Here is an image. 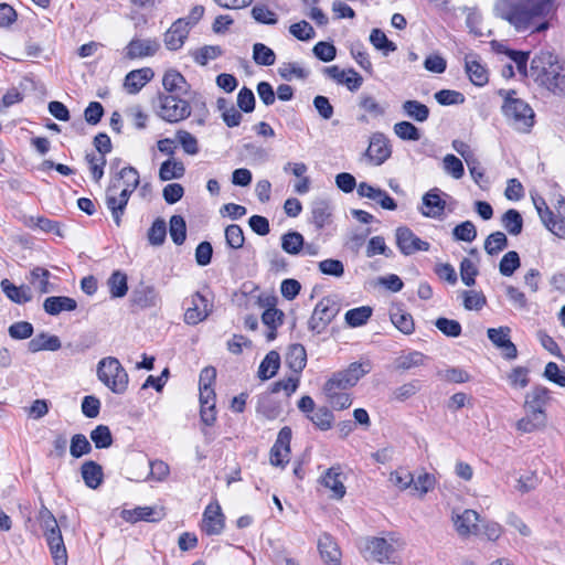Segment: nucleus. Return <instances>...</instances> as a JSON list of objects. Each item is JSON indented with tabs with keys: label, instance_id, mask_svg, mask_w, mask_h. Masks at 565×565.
<instances>
[{
	"label": "nucleus",
	"instance_id": "obj_59",
	"mask_svg": "<svg viewBox=\"0 0 565 565\" xmlns=\"http://www.w3.org/2000/svg\"><path fill=\"white\" fill-rule=\"evenodd\" d=\"M326 397L328 398L331 406L335 409H345L349 408L352 404V399L350 394L344 391H323Z\"/></svg>",
	"mask_w": 565,
	"mask_h": 565
},
{
	"label": "nucleus",
	"instance_id": "obj_11",
	"mask_svg": "<svg viewBox=\"0 0 565 565\" xmlns=\"http://www.w3.org/2000/svg\"><path fill=\"white\" fill-rule=\"evenodd\" d=\"M511 329L509 327L489 328L487 331L489 340L502 351L505 359L512 360L518 355L515 344L510 340Z\"/></svg>",
	"mask_w": 565,
	"mask_h": 565
},
{
	"label": "nucleus",
	"instance_id": "obj_17",
	"mask_svg": "<svg viewBox=\"0 0 565 565\" xmlns=\"http://www.w3.org/2000/svg\"><path fill=\"white\" fill-rule=\"evenodd\" d=\"M160 44L157 40L132 39L126 46V57L129 60L152 56L159 50Z\"/></svg>",
	"mask_w": 565,
	"mask_h": 565
},
{
	"label": "nucleus",
	"instance_id": "obj_24",
	"mask_svg": "<svg viewBox=\"0 0 565 565\" xmlns=\"http://www.w3.org/2000/svg\"><path fill=\"white\" fill-rule=\"evenodd\" d=\"M162 85L169 93L168 95H186L190 87L184 76L175 70H169L164 73Z\"/></svg>",
	"mask_w": 565,
	"mask_h": 565
},
{
	"label": "nucleus",
	"instance_id": "obj_3",
	"mask_svg": "<svg viewBox=\"0 0 565 565\" xmlns=\"http://www.w3.org/2000/svg\"><path fill=\"white\" fill-rule=\"evenodd\" d=\"M514 90L505 94L502 111L509 124L516 130L527 132L534 125V111L527 103L515 97Z\"/></svg>",
	"mask_w": 565,
	"mask_h": 565
},
{
	"label": "nucleus",
	"instance_id": "obj_58",
	"mask_svg": "<svg viewBox=\"0 0 565 565\" xmlns=\"http://www.w3.org/2000/svg\"><path fill=\"white\" fill-rule=\"evenodd\" d=\"M463 307L467 310H480L487 303L486 296L476 290L462 291Z\"/></svg>",
	"mask_w": 565,
	"mask_h": 565
},
{
	"label": "nucleus",
	"instance_id": "obj_53",
	"mask_svg": "<svg viewBox=\"0 0 565 565\" xmlns=\"http://www.w3.org/2000/svg\"><path fill=\"white\" fill-rule=\"evenodd\" d=\"M508 238L502 232L491 233L484 241V250L493 256L507 248Z\"/></svg>",
	"mask_w": 565,
	"mask_h": 565
},
{
	"label": "nucleus",
	"instance_id": "obj_62",
	"mask_svg": "<svg viewBox=\"0 0 565 565\" xmlns=\"http://www.w3.org/2000/svg\"><path fill=\"white\" fill-rule=\"evenodd\" d=\"M250 13L254 20L258 23L271 25L276 24L278 21L277 14L265 4L254 6Z\"/></svg>",
	"mask_w": 565,
	"mask_h": 565
},
{
	"label": "nucleus",
	"instance_id": "obj_52",
	"mask_svg": "<svg viewBox=\"0 0 565 565\" xmlns=\"http://www.w3.org/2000/svg\"><path fill=\"white\" fill-rule=\"evenodd\" d=\"M47 545L55 565H67V552L63 536L47 540Z\"/></svg>",
	"mask_w": 565,
	"mask_h": 565
},
{
	"label": "nucleus",
	"instance_id": "obj_57",
	"mask_svg": "<svg viewBox=\"0 0 565 565\" xmlns=\"http://www.w3.org/2000/svg\"><path fill=\"white\" fill-rule=\"evenodd\" d=\"M92 451V445L83 434H75L71 439L70 452L74 458H81Z\"/></svg>",
	"mask_w": 565,
	"mask_h": 565
},
{
	"label": "nucleus",
	"instance_id": "obj_29",
	"mask_svg": "<svg viewBox=\"0 0 565 565\" xmlns=\"http://www.w3.org/2000/svg\"><path fill=\"white\" fill-rule=\"evenodd\" d=\"M286 364L295 372L300 373L307 364V353L302 344H291L286 354Z\"/></svg>",
	"mask_w": 565,
	"mask_h": 565
},
{
	"label": "nucleus",
	"instance_id": "obj_60",
	"mask_svg": "<svg viewBox=\"0 0 565 565\" xmlns=\"http://www.w3.org/2000/svg\"><path fill=\"white\" fill-rule=\"evenodd\" d=\"M452 235L457 241L470 243L477 237V230L472 222L465 221L455 226Z\"/></svg>",
	"mask_w": 565,
	"mask_h": 565
},
{
	"label": "nucleus",
	"instance_id": "obj_18",
	"mask_svg": "<svg viewBox=\"0 0 565 565\" xmlns=\"http://www.w3.org/2000/svg\"><path fill=\"white\" fill-rule=\"evenodd\" d=\"M441 191L434 188L423 195V205L427 210H423L424 216L437 218L444 214L446 201L441 199Z\"/></svg>",
	"mask_w": 565,
	"mask_h": 565
},
{
	"label": "nucleus",
	"instance_id": "obj_4",
	"mask_svg": "<svg viewBox=\"0 0 565 565\" xmlns=\"http://www.w3.org/2000/svg\"><path fill=\"white\" fill-rule=\"evenodd\" d=\"M97 376L115 394H124L127 390L128 374L116 358L102 359L97 365Z\"/></svg>",
	"mask_w": 565,
	"mask_h": 565
},
{
	"label": "nucleus",
	"instance_id": "obj_38",
	"mask_svg": "<svg viewBox=\"0 0 565 565\" xmlns=\"http://www.w3.org/2000/svg\"><path fill=\"white\" fill-rule=\"evenodd\" d=\"M41 526L44 530V536L47 540L61 537V529L57 524L55 516L46 508L40 511Z\"/></svg>",
	"mask_w": 565,
	"mask_h": 565
},
{
	"label": "nucleus",
	"instance_id": "obj_34",
	"mask_svg": "<svg viewBox=\"0 0 565 565\" xmlns=\"http://www.w3.org/2000/svg\"><path fill=\"white\" fill-rule=\"evenodd\" d=\"M465 68L469 79L476 86H483L488 83V71L483 65L479 63V61L469 60V57L467 56Z\"/></svg>",
	"mask_w": 565,
	"mask_h": 565
},
{
	"label": "nucleus",
	"instance_id": "obj_39",
	"mask_svg": "<svg viewBox=\"0 0 565 565\" xmlns=\"http://www.w3.org/2000/svg\"><path fill=\"white\" fill-rule=\"evenodd\" d=\"M184 172L185 168L181 161L166 160L160 166L159 178L161 181L180 179L184 175Z\"/></svg>",
	"mask_w": 565,
	"mask_h": 565
},
{
	"label": "nucleus",
	"instance_id": "obj_45",
	"mask_svg": "<svg viewBox=\"0 0 565 565\" xmlns=\"http://www.w3.org/2000/svg\"><path fill=\"white\" fill-rule=\"evenodd\" d=\"M308 418L320 430H329L334 420L332 412L326 406L315 409L311 415H308Z\"/></svg>",
	"mask_w": 565,
	"mask_h": 565
},
{
	"label": "nucleus",
	"instance_id": "obj_8",
	"mask_svg": "<svg viewBox=\"0 0 565 565\" xmlns=\"http://www.w3.org/2000/svg\"><path fill=\"white\" fill-rule=\"evenodd\" d=\"M397 546L402 547L403 543L393 537H372L366 541L365 552L379 563H394Z\"/></svg>",
	"mask_w": 565,
	"mask_h": 565
},
{
	"label": "nucleus",
	"instance_id": "obj_23",
	"mask_svg": "<svg viewBox=\"0 0 565 565\" xmlns=\"http://www.w3.org/2000/svg\"><path fill=\"white\" fill-rule=\"evenodd\" d=\"M77 301L67 296H50L43 302L44 311L50 316H57L63 311H74Z\"/></svg>",
	"mask_w": 565,
	"mask_h": 565
},
{
	"label": "nucleus",
	"instance_id": "obj_28",
	"mask_svg": "<svg viewBox=\"0 0 565 565\" xmlns=\"http://www.w3.org/2000/svg\"><path fill=\"white\" fill-rule=\"evenodd\" d=\"M81 473L84 483L90 489H97L103 483V468L93 460L86 461L82 465Z\"/></svg>",
	"mask_w": 565,
	"mask_h": 565
},
{
	"label": "nucleus",
	"instance_id": "obj_1",
	"mask_svg": "<svg viewBox=\"0 0 565 565\" xmlns=\"http://www.w3.org/2000/svg\"><path fill=\"white\" fill-rule=\"evenodd\" d=\"M551 2L552 0H497L493 12L519 32L529 29L543 32L550 26L545 18L550 13Z\"/></svg>",
	"mask_w": 565,
	"mask_h": 565
},
{
	"label": "nucleus",
	"instance_id": "obj_48",
	"mask_svg": "<svg viewBox=\"0 0 565 565\" xmlns=\"http://www.w3.org/2000/svg\"><path fill=\"white\" fill-rule=\"evenodd\" d=\"M370 42L376 50L382 51L384 55L397 49L396 44L388 40L386 34L380 29H373L371 31Z\"/></svg>",
	"mask_w": 565,
	"mask_h": 565
},
{
	"label": "nucleus",
	"instance_id": "obj_40",
	"mask_svg": "<svg viewBox=\"0 0 565 565\" xmlns=\"http://www.w3.org/2000/svg\"><path fill=\"white\" fill-rule=\"evenodd\" d=\"M373 309L370 306H362L350 309L345 312V323L352 328L361 327L371 318Z\"/></svg>",
	"mask_w": 565,
	"mask_h": 565
},
{
	"label": "nucleus",
	"instance_id": "obj_33",
	"mask_svg": "<svg viewBox=\"0 0 565 565\" xmlns=\"http://www.w3.org/2000/svg\"><path fill=\"white\" fill-rule=\"evenodd\" d=\"M280 366V355L277 351H269L258 367V376L262 380H269L275 376Z\"/></svg>",
	"mask_w": 565,
	"mask_h": 565
},
{
	"label": "nucleus",
	"instance_id": "obj_44",
	"mask_svg": "<svg viewBox=\"0 0 565 565\" xmlns=\"http://www.w3.org/2000/svg\"><path fill=\"white\" fill-rule=\"evenodd\" d=\"M134 302L142 308L154 307L158 294L152 286H141L134 291Z\"/></svg>",
	"mask_w": 565,
	"mask_h": 565
},
{
	"label": "nucleus",
	"instance_id": "obj_9",
	"mask_svg": "<svg viewBox=\"0 0 565 565\" xmlns=\"http://www.w3.org/2000/svg\"><path fill=\"white\" fill-rule=\"evenodd\" d=\"M396 245L401 253L408 256L418 250H428L429 243L420 239L414 232L406 227L401 226L396 230Z\"/></svg>",
	"mask_w": 565,
	"mask_h": 565
},
{
	"label": "nucleus",
	"instance_id": "obj_30",
	"mask_svg": "<svg viewBox=\"0 0 565 565\" xmlns=\"http://www.w3.org/2000/svg\"><path fill=\"white\" fill-rule=\"evenodd\" d=\"M118 186L115 182L108 186L106 190L105 203L108 210L111 212L115 224L119 227L121 225V217L125 214L126 206L124 203H120L118 195L115 192Z\"/></svg>",
	"mask_w": 565,
	"mask_h": 565
},
{
	"label": "nucleus",
	"instance_id": "obj_49",
	"mask_svg": "<svg viewBox=\"0 0 565 565\" xmlns=\"http://www.w3.org/2000/svg\"><path fill=\"white\" fill-rule=\"evenodd\" d=\"M391 321L404 334H411L414 331L413 317L402 309L391 312Z\"/></svg>",
	"mask_w": 565,
	"mask_h": 565
},
{
	"label": "nucleus",
	"instance_id": "obj_46",
	"mask_svg": "<svg viewBox=\"0 0 565 565\" xmlns=\"http://www.w3.org/2000/svg\"><path fill=\"white\" fill-rule=\"evenodd\" d=\"M394 134L405 141H418L422 137L420 130L411 121H399L393 127Z\"/></svg>",
	"mask_w": 565,
	"mask_h": 565
},
{
	"label": "nucleus",
	"instance_id": "obj_25",
	"mask_svg": "<svg viewBox=\"0 0 565 565\" xmlns=\"http://www.w3.org/2000/svg\"><path fill=\"white\" fill-rule=\"evenodd\" d=\"M0 286L3 294L15 303H26L33 298L31 288L28 285H21L18 287L6 278L1 280Z\"/></svg>",
	"mask_w": 565,
	"mask_h": 565
},
{
	"label": "nucleus",
	"instance_id": "obj_32",
	"mask_svg": "<svg viewBox=\"0 0 565 565\" xmlns=\"http://www.w3.org/2000/svg\"><path fill=\"white\" fill-rule=\"evenodd\" d=\"M402 109H403V113L408 118H411L417 122L426 121L430 114L429 108L425 104H423L418 100H414V99L405 100L402 104Z\"/></svg>",
	"mask_w": 565,
	"mask_h": 565
},
{
	"label": "nucleus",
	"instance_id": "obj_42",
	"mask_svg": "<svg viewBox=\"0 0 565 565\" xmlns=\"http://www.w3.org/2000/svg\"><path fill=\"white\" fill-rule=\"evenodd\" d=\"M107 285L113 298H121L128 291L127 275L120 270H116L108 278Z\"/></svg>",
	"mask_w": 565,
	"mask_h": 565
},
{
	"label": "nucleus",
	"instance_id": "obj_6",
	"mask_svg": "<svg viewBox=\"0 0 565 565\" xmlns=\"http://www.w3.org/2000/svg\"><path fill=\"white\" fill-rule=\"evenodd\" d=\"M371 371L370 362L351 363L345 370L338 371L326 382L323 391H345L353 387L361 377Z\"/></svg>",
	"mask_w": 565,
	"mask_h": 565
},
{
	"label": "nucleus",
	"instance_id": "obj_10",
	"mask_svg": "<svg viewBox=\"0 0 565 565\" xmlns=\"http://www.w3.org/2000/svg\"><path fill=\"white\" fill-rule=\"evenodd\" d=\"M291 435V428L288 426L279 430L277 439L270 449V463L273 466L284 467L289 461Z\"/></svg>",
	"mask_w": 565,
	"mask_h": 565
},
{
	"label": "nucleus",
	"instance_id": "obj_63",
	"mask_svg": "<svg viewBox=\"0 0 565 565\" xmlns=\"http://www.w3.org/2000/svg\"><path fill=\"white\" fill-rule=\"evenodd\" d=\"M390 482L399 490H406L412 487L414 482V476L406 469H397L390 475Z\"/></svg>",
	"mask_w": 565,
	"mask_h": 565
},
{
	"label": "nucleus",
	"instance_id": "obj_19",
	"mask_svg": "<svg viewBox=\"0 0 565 565\" xmlns=\"http://www.w3.org/2000/svg\"><path fill=\"white\" fill-rule=\"evenodd\" d=\"M318 550L320 553L321 558L326 564L329 565H339L341 559V552L337 544V542L333 540V537L324 533L322 534L318 540Z\"/></svg>",
	"mask_w": 565,
	"mask_h": 565
},
{
	"label": "nucleus",
	"instance_id": "obj_64",
	"mask_svg": "<svg viewBox=\"0 0 565 565\" xmlns=\"http://www.w3.org/2000/svg\"><path fill=\"white\" fill-rule=\"evenodd\" d=\"M444 170L455 179H460L465 174V168L459 158L455 154H446L443 160Z\"/></svg>",
	"mask_w": 565,
	"mask_h": 565
},
{
	"label": "nucleus",
	"instance_id": "obj_13",
	"mask_svg": "<svg viewBox=\"0 0 565 565\" xmlns=\"http://www.w3.org/2000/svg\"><path fill=\"white\" fill-rule=\"evenodd\" d=\"M225 526V518L218 503L209 504L203 513L202 531L207 535H218Z\"/></svg>",
	"mask_w": 565,
	"mask_h": 565
},
{
	"label": "nucleus",
	"instance_id": "obj_61",
	"mask_svg": "<svg viewBox=\"0 0 565 565\" xmlns=\"http://www.w3.org/2000/svg\"><path fill=\"white\" fill-rule=\"evenodd\" d=\"M223 54L218 45H204L194 53V61L205 66L210 60H215Z\"/></svg>",
	"mask_w": 565,
	"mask_h": 565
},
{
	"label": "nucleus",
	"instance_id": "obj_54",
	"mask_svg": "<svg viewBox=\"0 0 565 565\" xmlns=\"http://www.w3.org/2000/svg\"><path fill=\"white\" fill-rule=\"evenodd\" d=\"M90 439L98 449L108 448L113 445V435L108 426L98 425L90 431Z\"/></svg>",
	"mask_w": 565,
	"mask_h": 565
},
{
	"label": "nucleus",
	"instance_id": "obj_27",
	"mask_svg": "<svg viewBox=\"0 0 565 565\" xmlns=\"http://www.w3.org/2000/svg\"><path fill=\"white\" fill-rule=\"evenodd\" d=\"M62 343L57 335H52L46 332H41L28 343L30 352L35 353L39 351H57L61 349Z\"/></svg>",
	"mask_w": 565,
	"mask_h": 565
},
{
	"label": "nucleus",
	"instance_id": "obj_47",
	"mask_svg": "<svg viewBox=\"0 0 565 565\" xmlns=\"http://www.w3.org/2000/svg\"><path fill=\"white\" fill-rule=\"evenodd\" d=\"M167 236V224L166 221L161 217H158L153 221L152 225L148 230L147 238L150 245L152 246H161Z\"/></svg>",
	"mask_w": 565,
	"mask_h": 565
},
{
	"label": "nucleus",
	"instance_id": "obj_7",
	"mask_svg": "<svg viewBox=\"0 0 565 565\" xmlns=\"http://www.w3.org/2000/svg\"><path fill=\"white\" fill-rule=\"evenodd\" d=\"M340 311L339 303L332 297H323L315 307L308 321V329L320 334Z\"/></svg>",
	"mask_w": 565,
	"mask_h": 565
},
{
	"label": "nucleus",
	"instance_id": "obj_37",
	"mask_svg": "<svg viewBox=\"0 0 565 565\" xmlns=\"http://www.w3.org/2000/svg\"><path fill=\"white\" fill-rule=\"evenodd\" d=\"M51 274L43 267H34L30 271V284L36 285L40 294H49L54 290L53 285L49 281Z\"/></svg>",
	"mask_w": 565,
	"mask_h": 565
},
{
	"label": "nucleus",
	"instance_id": "obj_26",
	"mask_svg": "<svg viewBox=\"0 0 565 565\" xmlns=\"http://www.w3.org/2000/svg\"><path fill=\"white\" fill-rule=\"evenodd\" d=\"M120 518L129 523H136L138 521L158 522L161 520V515L150 507H136L130 510L124 509L120 512Z\"/></svg>",
	"mask_w": 565,
	"mask_h": 565
},
{
	"label": "nucleus",
	"instance_id": "obj_51",
	"mask_svg": "<svg viewBox=\"0 0 565 565\" xmlns=\"http://www.w3.org/2000/svg\"><path fill=\"white\" fill-rule=\"evenodd\" d=\"M170 236L175 245H182L186 238V224L181 215H172L170 218Z\"/></svg>",
	"mask_w": 565,
	"mask_h": 565
},
{
	"label": "nucleus",
	"instance_id": "obj_55",
	"mask_svg": "<svg viewBox=\"0 0 565 565\" xmlns=\"http://www.w3.org/2000/svg\"><path fill=\"white\" fill-rule=\"evenodd\" d=\"M520 256L515 250L508 252L500 260L499 270L500 274L510 277L520 267Z\"/></svg>",
	"mask_w": 565,
	"mask_h": 565
},
{
	"label": "nucleus",
	"instance_id": "obj_22",
	"mask_svg": "<svg viewBox=\"0 0 565 565\" xmlns=\"http://www.w3.org/2000/svg\"><path fill=\"white\" fill-rule=\"evenodd\" d=\"M321 483L332 491L333 499H342L345 494L343 473L340 467H331L321 477Z\"/></svg>",
	"mask_w": 565,
	"mask_h": 565
},
{
	"label": "nucleus",
	"instance_id": "obj_43",
	"mask_svg": "<svg viewBox=\"0 0 565 565\" xmlns=\"http://www.w3.org/2000/svg\"><path fill=\"white\" fill-rule=\"evenodd\" d=\"M305 246L303 236L296 231H289L281 236V248L291 255H297Z\"/></svg>",
	"mask_w": 565,
	"mask_h": 565
},
{
	"label": "nucleus",
	"instance_id": "obj_14",
	"mask_svg": "<svg viewBox=\"0 0 565 565\" xmlns=\"http://www.w3.org/2000/svg\"><path fill=\"white\" fill-rule=\"evenodd\" d=\"M365 154L376 166L384 163L392 154L388 139L381 132L373 134Z\"/></svg>",
	"mask_w": 565,
	"mask_h": 565
},
{
	"label": "nucleus",
	"instance_id": "obj_56",
	"mask_svg": "<svg viewBox=\"0 0 565 565\" xmlns=\"http://www.w3.org/2000/svg\"><path fill=\"white\" fill-rule=\"evenodd\" d=\"M225 241L228 247L239 249L244 246L245 236L242 227L237 224H231L225 228Z\"/></svg>",
	"mask_w": 565,
	"mask_h": 565
},
{
	"label": "nucleus",
	"instance_id": "obj_31",
	"mask_svg": "<svg viewBox=\"0 0 565 565\" xmlns=\"http://www.w3.org/2000/svg\"><path fill=\"white\" fill-rule=\"evenodd\" d=\"M550 399V391L544 386H534L525 396L524 408L542 409Z\"/></svg>",
	"mask_w": 565,
	"mask_h": 565
},
{
	"label": "nucleus",
	"instance_id": "obj_2",
	"mask_svg": "<svg viewBox=\"0 0 565 565\" xmlns=\"http://www.w3.org/2000/svg\"><path fill=\"white\" fill-rule=\"evenodd\" d=\"M529 76L555 95H565V63L557 55L542 51L531 61Z\"/></svg>",
	"mask_w": 565,
	"mask_h": 565
},
{
	"label": "nucleus",
	"instance_id": "obj_41",
	"mask_svg": "<svg viewBox=\"0 0 565 565\" xmlns=\"http://www.w3.org/2000/svg\"><path fill=\"white\" fill-rule=\"evenodd\" d=\"M503 227L510 235L516 236L523 230V218L519 211L514 209L508 210L501 218Z\"/></svg>",
	"mask_w": 565,
	"mask_h": 565
},
{
	"label": "nucleus",
	"instance_id": "obj_5",
	"mask_svg": "<svg viewBox=\"0 0 565 565\" xmlns=\"http://www.w3.org/2000/svg\"><path fill=\"white\" fill-rule=\"evenodd\" d=\"M183 95L159 94L157 97V115L168 122H179L191 115V106Z\"/></svg>",
	"mask_w": 565,
	"mask_h": 565
},
{
	"label": "nucleus",
	"instance_id": "obj_20",
	"mask_svg": "<svg viewBox=\"0 0 565 565\" xmlns=\"http://www.w3.org/2000/svg\"><path fill=\"white\" fill-rule=\"evenodd\" d=\"M154 76L150 67H142L129 72L124 81V87L129 94H137Z\"/></svg>",
	"mask_w": 565,
	"mask_h": 565
},
{
	"label": "nucleus",
	"instance_id": "obj_16",
	"mask_svg": "<svg viewBox=\"0 0 565 565\" xmlns=\"http://www.w3.org/2000/svg\"><path fill=\"white\" fill-rule=\"evenodd\" d=\"M211 312V306L207 299L200 292H195L191 298V307L184 313V322L195 326L207 318Z\"/></svg>",
	"mask_w": 565,
	"mask_h": 565
},
{
	"label": "nucleus",
	"instance_id": "obj_21",
	"mask_svg": "<svg viewBox=\"0 0 565 565\" xmlns=\"http://www.w3.org/2000/svg\"><path fill=\"white\" fill-rule=\"evenodd\" d=\"M526 416L518 420L516 429L521 433H532L546 425V413L542 409L525 408Z\"/></svg>",
	"mask_w": 565,
	"mask_h": 565
},
{
	"label": "nucleus",
	"instance_id": "obj_12",
	"mask_svg": "<svg viewBox=\"0 0 565 565\" xmlns=\"http://www.w3.org/2000/svg\"><path fill=\"white\" fill-rule=\"evenodd\" d=\"M452 522L457 533L461 537H468L479 533V514L475 510L466 509L462 513L454 512Z\"/></svg>",
	"mask_w": 565,
	"mask_h": 565
},
{
	"label": "nucleus",
	"instance_id": "obj_50",
	"mask_svg": "<svg viewBox=\"0 0 565 565\" xmlns=\"http://www.w3.org/2000/svg\"><path fill=\"white\" fill-rule=\"evenodd\" d=\"M253 58L256 64L271 66L275 64V52L263 43H255L253 46Z\"/></svg>",
	"mask_w": 565,
	"mask_h": 565
},
{
	"label": "nucleus",
	"instance_id": "obj_35",
	"mask_svg": "<svg viewBox=\"0 0 565 565\" xmlns=\"http://www.w3.org/2000/svg\"><path fill=\"white\" fill-rule=\"evenodd\" d=\"M312 223L318 230L323 228L331 218V206L326 200H317L312 203Z\"/></svg>",
	"mask_w": 565,
	"mask_h": 565
},
{
	"label": "nucleus",
	"instance_id": "obj_36",
	"mask_svg": "<svg viewBox=\"0 0 565 565\" xmlns=\"http://www.w3.org/2000/svg\"><path fill=\"white\" fill-rule=\"evenodd\" d=\"M428 358L418 351H412L407 354L401 355L395 360L396 370L408 371L413 367H418L426 364Z\"/></svg>",
	"mask_w": 565,
	"mask_h": 565
},
{
	"label": "nucleus",
	"instance_id": "obj_15",
	"mask_svg": "<svg viewBox=\"0 0 565 565\" xmlns=\"http://www.w3.org/2000/svg\"><path fill=\"white\" fill-rule=\"evenodd\" d=\"M190 33L189 23L185 19L175 20L164 33V45L170 51L181 49Z\"/></svg>",
	"mask_w": 565,
	"mask_h": 565
}]
</instances>
